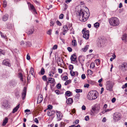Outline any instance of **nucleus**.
<instances>
[{"instance_id": "obj_1", "label": "nucleus", "mask_w": 127, "mask_h": 127, "mask_svg": "<svg viewBox=\"0 0 127 127\" xmlns=\"http://www.w3.org/2000/svg\"><path fill=\"white\" fill-rule=\"evenodd\" d=\"M78 15L80 20L81 21L85 22L88 19L90 16V12H87L82 9H81L78 12Z\"/></svg>"}, {"instance_id": "obj_2", "label": "nucleus", "mask_w": 127, "mask_h": 127, "mask_svg": "<svg viewBox=\"0 0 127 127\" xmlns=\"http://www.w3.org/2000/svg\"><path fill=\"white\" fill-rule=\"evenodd\" d=\"M98 95V92L95 90H92L90 91L87 96L88 99L90 100H92L96 99Z\"/></svg>"}, {"instance_id": "obj_3", "label": "nucleus", "mask_w": 127, "mask_h": 127, "mask_svg": "<svg viewBox=\"0 0 127 127\" xmlns=\"http://www.w3.org/2000/svg\"><path fill=\"white\" fill-rule=\"evenodd\" d=\"M109 21L110 25L113 26H118L120 23L118 19L116 17L111 18L109 19Z\"/></svg>"}, {"instance_id": "obj_4", "label": "nucleus", "mask_w": 127, "mask_h": 127, "mask_svg": "<svg viewBox=\"0 0 127 127\" xmlns=\"http://www.w3.org/2000/svg\"><path fill=\"white\" fill-rule=\"evenodd\" d=\"M29 10H31L32 13L35 16L37 14L36 9L33 5L30 2L28 3Z\"/></svg>"}, {"instance_id": "obj_5", "label": "nucleus", "mask_w": 127, "mask_h": 127, "mask_svg": "<svg viewBox=\"0 0 127 127\" xmlns=\"http://www.w3.org/2000/svg\"><path fill=\"white\" fill-rule=\"evenodd\" d=\"M82 32L83 34V37L86 39H88L89 36V31L88 30H86V29L84 28L82 30Z\"/></svg>"}, {"instance_id": "obj_6", "label": "nucleus", "mask_w": 127, "mask_h": 127, "mask_svg": "<svg viewBox=\"0 0 127 127\" xmlns=\"http://www.w3.org/2000/svg\"><path fill=\"white\" fill-rule=\"evenodd\" d=\"M119 68L123 71H126L127 70V63L126 62H123L121 64L119 65Z\"/></svg>"}, {"instance_id": "obj_7", "label": "nucleus", "mask_w": 127, "mask_h": 127, "mask_svg": "<svg viewBox=\"0 0 127 127\" xmlns=\"http://www.w3.org/2000/svg\"><path fill=\"white\" fill-rule=\"evenodd\" d=\"M113 86V85L112 83H110L109 81L106 82V89L107 90H108L110 91H112Z\"/></svg>"}, {"instance_id": "obj_8", "label": "nucleus", "mask_w": 127, "mask_h": 127, "mask_svg": "<svg viewBox=\"0 0 127 127\" xmlns=\"http://www.w3.org/2000/svg\"><path fill=\"white\" fill-rule=\"evenodd\" d=\"M121 118V114L118 113H115L114 115L113 119L114 121L116 122L120 120Z\"/></svg>"}, {"instance_id": "obj_9", "label": "nucleus", "mask_w": 127, "mask_h": 127, "mask_svg": "<svg viewBox=\"0 0 127 127\" xmlns=\"http://www.w3.org/2000/svg\"><path fill=\"white\" fill-rule=\"evenodd\" d=\"M100 109V107L99 105H96L93 107L92 109V110L95 112V113L97 114L99 112Z\"/></svg>"}, {"instance_id": "obj_10", "label": "nucleus", "mask_w": 127, "mask_h": 127, "mask_svg": "<svg viewBox=\"0 0 127 127\" xmlns=\"http://www.w3.org/2000/svg\"><path fill=\"white\" fill-rule=\"evenodd\" d=\"M56 112L58 118V121H60L62 119L63 117L62 113L60 111H58L57 110H56Z\"/></svg>"}, {"instance_id": "obj_11", "label": "nucleus", "mask_w": 127, "mask_h": 127, "mask_svg": "<svg viewBox=\"0 0 127 127\" xmlns=\"http://www.w3.org/2000/svg\"><path fill=\"white\" fill-rule=\"evenodd\" d=\"M27 92V88L26 87H24V88L23 92L22 93V99L23 100L24 99L26 95Z\"/></svg>"}, {"instance_id": "obj_12", "label": "nucleus", "mask_w": 127, "mask_h": 127, "mask_svg": "<svg viewBox=\"0 0 127 127\" xmlns=\"http://www.w3.org/2000/svg\"><path fill=\"white\" fill-rule=\"evenodd\" d=\"M9 60L8 59H6L4 60L3 61V64L6 66H10V64L9 62Z\"/></svg>"}, {"instance_id": "obj_13", "label": "nucleus", "mask_w": 127, "mask_h": 127, "mask_svg": "<svg viewBox=\"0 0 127 127\" xmlns=\"http://www.w3.org/2000/svg\"><path fill=\"white\" fill-rule=\"evenodd\" d=\"M2 105L4 107L6 108L7 107H9V102L7 100H4L3 103Z\"/></svg>"}, {"instance_id": "obj_14", "label": "nucleus", "mask_w": 127, "mask_h": 127, "mask_svg": "<svg viewBox=\"0 0 127 127\" xmlns=\"http://www.w3.org/2000/svg\"><path fill=\"white\" fill-rule=\"evenodd\" d=\"M43 99V96L41 95H39L38 96L37 102L40 103L42 101Z\"/></svg>"}, {"instance_id": "obj_15", "label": "nucleus", "mask_w": 127, "mask_h": 127, "mask_svg": "<svg viewBox=\"0 0 127 127\" xmlns=\"http://www.w3.org/2000/svg\"><path fill=\"white\" fill-rule=\"evenodd\" d=\"M76 55L74 54H73L71 55L70 59L71 61L75 62L76 61Z\"/></svg>"}, {"instance_id": "obj_16", "label": "nucleus", "mask_w": 127, "mask_h": 127, "mask_svg": "<svg viewBox=\"0 0 127 127\" xmlns=\"http://www.w3.org/2000/svg\"><path fill=\"white\" fill-rule=\"evenodd\" d=\"M9 17V15L7 14H5L2 16V20L4 21H6Z\"/></svg>"}, {"instance_id": "obj_17", "label": "nucleus", "mask_w": 127, "mask_h": 127, "mask_svg": "<svg viewBox=\"0 0 127 127\" xmlns=\"http://www.w3.org/2000/svg\"><path fill=\"white\" fill-rule=\"evenodd\" d=\"M122 39L126 43H127V34H124L123 35Z\"/></svg>"}, {"instance_id": "obj_18", "label": "nucleus", "mask_w": 127, "mask_h": 127, "mask_svg": "<svg viewBox=\"0 0 127 127\" xmlns=\"http://www.w3.org/2000/svg\"><path fill=\"white\" fill-rule=\"evenodd\" d=\"M55 112L54 111L50 110L47 112V115L49 116H51L54 114Z\"/></svg>"}, {"instance_id": "obj_19", "label": "nucleus", "mask_w": 127, "mask_h": 127, "mask_svg": "<svg viewBox=\"0 0 127 127\" xmlns=\"http://www.w3.org/2000/svg\"><path fill=\"white\" fill-rule=\"evenodd\" d=\"M73 102V100L71 98H69L66 100V103L67 104H71Z\"/></svg>"}, {"instance_id": "obj_20", "label": "nucleus", "mask_w": 127, "mask_h": 127, "mask_svg": "<svg viewBox=\"0 0 127 127\" xmlns=\"http://www.w3.org/2000/svg\"><path fill=\"white\" fill-rule=\"evenodd\" d=\"M16 83L14 80H11L10 81L9 83V84L10 86H14L16 85Z\"/></svg>"}, {"instance_id": "obj_21", "label": "nucleus", "mask_w": 127, "mask_h": 127, "mask_svg": "<svg viewBox=\"0 0 127 127\" xmlns=\"http://www.w3.org/2000/svg\"><path fill=\"white\" fill-rule=\"evenodd\" d=\"M20 105V104H19L16 107L13 109L12 112V113H14L17 111Z\"/></svg>"}, {"instance_id": "obj_22", "label": "nucleus", "mask_w": 127, "mask_h": 127, "mask_svg": "<svg viewBox=\"0 0 127 127\" xmlns=\"http://www.w3.org/2000/svg\"><path fill=\"white\" fill-rule=\"evenodd\" d=\"M63 62V60L60 58H59L57 61V63L59 65H62V64L61 63L62 62Z\"/></svg>"}, {"instance_id": "obj_23", "label": "nucleus", "mask_w": 127, "mask_h": 127, "mask_svg": "<svg viewBox=\"0 0 127 127\" xmlns=\"http://www.w3.org/2000/svg\"><path fill=\"white\" fill-rule=\"evenodd\" d=\"M20 90L18 89L16 90L15 91V95L17 97V98L19 97V94Z\"/></svg>"}, {"instance_id": "obj_24", "label": "nucleus", "mask_w": 127, "mask_h": 127, "mask_svg": "<svg viewBox=\"0 0 127 127\" xmlns=\"http://www.w3.org/2000/svg\"><path fill=\"white\" fill-rule=\"evenodd\" d=\"M63 31L64 32L66 33L68 30L67 26L66 25L64 26H63Z\"/></svg>"}, {"instance_id": "obj_25", "label": "nucleus", "mask_w": 127, "mask_h": 127, "mask_svg": "<svg viewBox=\"0 0 127 127\" xmlns=\"http://www.w3.org/2000/svg\"><path fill=\"white\" fill-rule=\"evenodd\" d=\"M8 119L7 117H5L4 120H3V122L2 123V125L4 126L5 125L6 123L8 121Z\"/></svg>"}, {"instance_id": "obj_26", "label": "nucleus", "mask_w": 127, "mask_h": 127, "mask_svg": "<svg viewBox=\"0 0 127 127\" xmlns=\"http://www.w3.org/2000/svg\"><path fill=\"white\" fill-rule=\"evenodd\" d=\"M48 81L49 83H53L54 82V79L52 78H50L48 79Z\"/></svg>"}, {"instance_id": "obj_27", "label": "nucleus", "mask_w": 127, "mask_h": 127, "mask_svg": "<svg viewBox=\"0 0 127 127\" xmlns=\"http://www.w3.org/2000/svg\"><path fill=\"white\" fill-rule=\"evenodd\" d=\"M34 31V30L33 29H31L27 32V33L28 34H31L33 33Z\"/></svg>"}, {"instance_id": "obj_28", "label": "nucleus", "mask_w": 127, "mask_h": 127, "mask_svg": "<svg viewBox=\"0 0 127 127\" xmlns=\"http://www.w3.org/2000/svg\"><path fill=\"white\" fill-rule=\"evenodd\" d=\"M72 45L74 46H76L77 45V42L75 39L72 41Z\"/></svg>"}, {"instance_id": "obj_29", "label": "nucleus", "mask_w": 127, "mask_h": 127, "mask_svg": "<svg viewBox=\"0 0 127 127\" xmlns=\"http://www.w3.org/2000/svg\"><path fill=\"white\" fill-rule=\"evenodd\" d=\"M89 47V45H86L85 48L82 49V50L83 51L85 52L88 49Z\"/></svg>"}, {"instance_id": "obj_30", "label": "nucleus", "mask_w": 127, "mask_h": 127, "mask_svg": "<svg viewBox=\"0 0 127 127\" xmlns=\"http://www.w3.org/2000/svg\"><path fill=\"white\" fill-rule=\"evenodd\" d=\"M65 94L67 96H70L71 94V93L69 91H67L66 92Z\"/></svg>"}, {"instance_id": "obj_31", "label": "nucleus", "mask_w": 127, "mask_h": 127, "mask_svg": "<svg viewBox=\"0 0 127 127\" xmlns=\"http://www.w3.org/2000/svg\"><path fill=\"white\" fill-rule=\"evenodd\" d=\"M45 73V70L43 67H42L40 71V74L41 75L44 74Z\"/></svg>"}, {"instance_id": "obj_32", "label": "nucleus", "mask_w": 127, "mask_h": 127, "mask_svg": "<svg viewBox=\"0 0 127 127\" xmlns=\"http://www.w3.org/2000/svg\"><path fill=\"white\" fill-rule=\"evenodd\" d=\"M71 82V80H67L64 83V85H67L70 83Z\"/></svg>"}, {"instance_id": "obj_33", "label": "nucleus", "mask_w": 127, "mask_h": 127, "mask_svg": "<svg viewBox=\"0 0 127 127\" xmlns=\"http://www.w3.org/2000/svg\"><path fill=\"white\" fill-rule=\"evenodd\" d=\"M3 7L5 8L7 6V3L5 0H3Z\"/></svg>"}, {"instance_id": "obj_34", "label": "nucleus", "mask_w": 127, "mask_h": 127, "mask_svg": "<svg viewBox=\"0 0 127 127\" xmlns=\"http://www.w3.org/2000/svg\"><path fill=\"white\" fill-rule=\"evenodd\" d=\"M95 114H96V113H95V112L94 111L92 110H91L90 114L91 116H95Z\"/></svg>"}, {"instance_id": "obj_35", "label": "nucleus", "mask_w": 127, "mask_h": 127, "mask_svg": "<svg viewBox=\"0 0 127 127\" xmlns=\"http://www.w3.org/2000/svg\"><path fill=\"white\" fill-rule=\"evenodd\" d=\"M75 73H78L77 72H75L74 71H73L72 70H71L70 72L71 75L72 76H73L75 75Z\"/></svg>"}, {"instance_id": "obj_36", "label": "nucleus", "mask_w": 127, "mask_h": 127, "mask_svg": "<svg viewBox=\"0 0 127 127\" xmlns=\"http://www.w3.org/2000/svg\"><path fill=\"white\" fill-rule=\"evenodd\" d=\"M0 33L1 37L4 38L5 39H6V35L5 34H4L3 33L1 32H0Z\"/></svg>"}, {"instance_id": "obj_37", "label": "nucleus", "mask_w": 127, "mask_h": 127, "mask_svg": "<svg viewBox=\"0 0 127 127\" xmlns=\"http://www.w3.org/2000/svg\"><path fill=\"white\" fill-rule=\"evenodd\" d=\"M30 73H31V74L32 75H33V73L34 72V69L32 67H31L30 69Z\"/></svg>"}, {"instance_id": "obj_38", "label": "nucleus", "mask_w": 127, "mask_h": 127, "mask_svg": "<svg viewBox=\"0 0 127 127\" xmlns=\"http://www.w3.org/2000/svg\"><path fill=\"white\" fill-rule=\"evenodd\" d=\"M96 64L97 65H99L100 63V61L99 59H96L95 61Z\"/></svg>"}, {"instance_id": "obj_39", "label": "nucleus", "mask_w": 127, "mask_h": 127, "mask_svg": "<svg viewBox=\"0 0 127 127\" xmlns=\"http://www.w3.org/2000/svg\"><path fill=\"white\" fill-rule=\"evenodd\" d=\"M19 77L20 78V80L22 81H23V78L22 75L21 73H19Z\"/></svg>"}, {"instance_id": "obj_40", "label": "nucleus", "mask_w": 127, "mask_h": 127, "mask_svg": "<svg viewBox=\"0 0 127 127\" xmlns=\"http://www.w3.org/2000/svg\"><path fill=\"white\" fill-rule=\"evenodd\" d=\"M94 26L96 28H97L99 26V23L96 22L94 24Z\"/></svg>"}, {"instance_id": "obj_41", "label": "nucleus", "mask_w": 127, "mask_h": 127, "mask_svg": "<svg viewBox=\"0 0 127 127\" xmlns=\"http://www.w3.org/2000/svg\"><path fill=\"white\" fill-rule=\"evenodd\" d=\"M59 126L60 127H64L65 126V124L64 122H61Z\"/></svg>"}, {"instance_id": "obj_42", "label": "nucleus", "mask_w": 127, "mask_h": 127, "mask_svg": "<svg viewBox=\"0 0 127 127\" xmlns=\"http://www.w3.org/2000/svg\"><path fill=\"white\" fill-rule=\"evenodd\" d=\"M90 66L92 69L94 68L95 66V64L94 63H92L91 64Z\"/></svg>"}, {"instance_id": "obj_43", "label": "nucleus", "mask_w": 127, "mask_h": 127, "mask_svg": "<svg viewBox=\"0 0 127 127\" xmlns=\"http://www.w3.org/2000/svg\"><path fill=\"white\" fill-rule=\"evenodd\" d=\"M75 91L76 93L82 92V90L80 89H76Z\"/></svg>"}, {"instance_id": "obj_44", "label": "nucleus", "mask_w": 127, "mask_h": 127, "mask_svg": "<svg viewBox=\"0 0 127 127\" xmlns=\"http://www.w3.org/2000/svg\"><path fill=\"white\" fill-rule=\"evenodd\" d=\"M68 68L69 70H72L73 68V66L72 65H70L69 66Z\"/></svg>"}, {"instance_id": "obj_45", "label": "nucleus", "mask_w": 127, "mask_h": 127, "mask_svg": "<svg viewBox=\"0 0 127 127\" xmlns=\"http://www.w3.org/2000/svg\"><path fill=\"white\" fill-rule=\"evenodd\" d=\"M52 74H54V73L53 71H51L49 72V75L51 77H52L53 76V75H52Z\"/></svg>"}, {"instance_id": "obj_46", "label": "nucleus", "mask_w": 127, "mask_h": 127, "mask_svg": "<svg viewBox=\"0 0 127 127\" xmlns=\"http://www.w3.org/2000/svg\"><path fill=\"white\" fill-rule=\"evenodd\" d=\"M4 51L0 49V55H4Z\"/></svg>"}, {"instance_id": "obj_47", "label": "nucleus", "mask_w": 127, "mask_h": 127, "mask_svg": "<svg viewBox=\"0 0 127 127\" xmlns=\"http://www.w3.org/2000/svg\"><path fill=\"white\" fill-rule=\"evenodd\" d=\"M70 34H74V29H73V28H71L70 29Z\"/></svg>"}, {"instance_id": "obj_48", "label": "nucleus", "mask_w": 127, "mask_h": 127, "mask_svg": "<svg viewBox=\"0 0 127 127\" xmlns=\"http://www.w3.org/2000/svg\"><path fill=\"white\" fill-rule=\"evenodd\" d=\"M42 79L44 81H46L47 79L46 76L45 75L43 76L42 77Z\"/></svg>"}, {"instance_id": "obj_49", "label": "nucleus", "mask_w": 127, "mask_h": 127, "mask_svg": "<svg viewBox=\"0 0 127 127\" xmlns=\"http://www.w3.org/2000/svg\"><path fill=\"white\" fill-rule=\"evenodd\" d=\"M57 87L58 89H60L61 87V85L60 84H58L57 85Z\"/></svg>"}, {"instance_id": "obj_50", "label": "nucleus", "mask_w": 127, "mask_h": 127, "mask_svg": "<svg viewBox=\"0 0 127 127\" xmlns=\"http://www.w3.org/2000/svg\"><path fill=\"white\" fill-rule=\"evenodd\" d=\"M112 56H113V57L111 58L110 59V61H113V60L115 58L116 56L115 55H113Z\"/></svg>"}, {"instance_id": "obj_51", "label": "nucleus", "mask_w": 127, "mask_h": 127, "mask_svg": "<svg viewBox=\"0 0 127 127\" xmlns=\"http://www.w3.org/2000/svg\"><path fill=\"white\" fill-rule=\"evenodd\" d=\"M68 79V77L67 76H65L63 77V80L64 81H65Z\"/></svg>"}, {"instance_id": "obj_52", "label": "nucleus", "mask_w": 127, "mask_h": 127, "mask_svg": "<svg viewBox=\"0 0 127 127\" xmlns=\"http://www.w3.org/2000/svg\"><path fill=\"white\" fill-rule=\"evenodd\" d=\"M85 119L86 121H88L89 120V118L88 116H86L85 118Z\"/></svg>"}, {"instance_id": "obj_53", "label": "nucleus", "mask_w": 127, "mask_h": 127, "mask_svg": "<svg viewBox=\"0 0 127 127\" xmlns=\"http://www.w3.org/2000/svg\"><path fill=\"white\" fill-rule=\"evenodd\" d=\"M89 86V85L87 83H86L84 85V87L85 88H88Z\"/></svg>"}, {"instance_id": "obj_54", "label": "nucleus", "mask_w": 127, "mask_h": 127, "mask_svg": "<svg viewBox=\"0 0 127 127\" xmlns=\"http://www.w3.org/2000/svg\"><path fill=\"white\" fill-rule=\"evenodd\" d=\"M52 106L51 105H49L48 106V109L50 110L52 108Z\"/></svg>"}, {"instance_id": "obj_55", "label": "nucleus", "mask_w": 127, "mask_h": 127, "mask_svg": "<svg viewBox=\"0 0 127 127\" xmlns=\"http://www.w3.org/2000/svg\"><path fill=\"white\" fill-rule=\"evenodd\" d=\"M64 17V14H61L59 16V18L61 19L63 18Z\"/></svg>"}, {"instance_id": "obj_56", "label": "nucleus", "mask_w": 127, "mask_h": 127, "mask_svg": "<svg viewBox=\"0 0 127 127\" xmlns=\"http://www.w3.org/2000/svg\"><path fill=\"white\" fill-rule=\"evenodd\" d=\"M52 30L51 29H50L47 32V34H49L50 35H51V33L52 32Z\"/></svg>"}, {"instance_id": "obj_57", "label": "nucleus", "mask_w": 127, "mask_h": 127, "mask_svg": "<svg viewBox=\"0 0 127 127\" xmlns=\"http://www.w3.org/2000/svg\"><path fill=\"white\" fill-rule=\"evenodd\" d=\"M81 78L82 79H84L86 78V76L84 74H83L81 75Z\"/></svg>"}, {"instance_id": "obj_58", "label": "nucleus", "mask_w": 127, "mask_h": 127, "mask_svg": "<svg viewBox=\"0 0 127 127\" xmlns=\"http://www.w3.org/2000/svg\"><path fill=\"white\" fill-rule=\"evenodd\" d=\"M67 49L68 50V51L70 52H71L72 51V49L70 47H68L67 48Z\"/></svg>"}, {"instance_id": "obj_59", "label": "nucleus", "mask_w": 127, "mask_h": 127, "mask_svg": "<svg viewBox=\"0 0 127 127\" xmlns=\"http://www.w3.org/2000/svg\"><path fill=\"white\" fill-rule=\"evenodd\" d=\"M56 23L58 25L60 26L61 25V23L58 20L56 21Z\"/></svg>"}, {"instance_id": "obj_60", "label": "nucleus", "mask_w": 127, "mask_h": 127, "mask_svg": "<svg viewBox=\"0 0 127 127\" xmlns=\"http://www.w3.org/2000/svg\"><path fill=\"white\" fill-rule=\"evenodd\" d=\"M27 59L28 60H29L30 59V57L29 54H28L27 55Z\"/></svg>"}, {"instance_id": "obj_61", "label": "nucleus", "mask_w": 127, "mask_h": 127, "mask_svg": "<svg viewBox=\"0 0 127 127\" xmlns=\"http://www.w3.org/2000/svg\"><path fill=\"white\" fill-rule=\"evenodd\" d=\"M79 122V120L77 119L73 123L74 124H78Z\"/></svg>"}, {"instance_id": "obj_62", "label": "nucleus", "mask_w": 127, "mask_h": 127, "mask_svg": "<svg viewBox=\"0 0 127 127\" xmlns=\"http://www.w3.org/2000/svg\"><path fill=\"white\" fill-rule=\"evenodd\" d=\"M75 96V97L78 99H79V97H80V95L79 94H77V95H76Z\"/></svg>"}, {"instance_id": "obj_63", "label": "nucleus", "mask_w": 127, "mask_h": 127, "mask_svg": "<svg viewBox=\"0 0 127 127\" xmlns=\"http://www.w3.org/2000/svg\"><path fill=\"white\" fill-rule=\"evenodd\" d=\"M58 70L59 72L60 73H61L62 72L63 70L62 69L59 68L58 69Z\"/></svg>"}, {"instance_id": "obj_64", "label": "nucleus", "mask_w": 127, "mask_h": 127, "mask_svg": "<svg viewBox=\"0 0 127 127\" xmlns=\"http://www.w3.org/2000/svg\"><path fill=\"white\" fill-rule=\"evenodd\" d=\"M82 109L83 110H85L86 109L85 106L84 105H83L82 107Z\"/></svg>"}]
</instances>
